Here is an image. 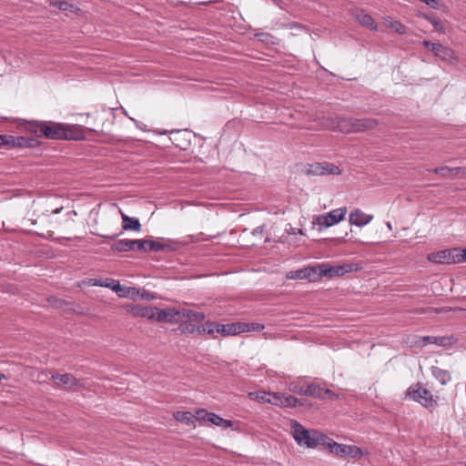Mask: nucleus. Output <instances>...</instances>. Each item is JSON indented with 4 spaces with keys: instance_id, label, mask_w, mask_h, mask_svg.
Wrapping results in <instances>:
<instances>
[{
    "instance_id": "obj_1",
    "label": "nucleus",
    "mask_w": 466,
    "mask_h": 466,
    "mask_svg": "<svg viewBox=\"0 0 466 466\" xmlns=\"http://www.w3.org/2000/svg\"><path fill=\"white\" fill-rule=\"evenodd\" d=\"M38 131L49 139H77L74 127L56 122H36Z\"/></svg>"
},
{
    "instance_id": "obj_2",
    "label": "nucleus",
    "mask_w": 466,
    "mask_h": 466,
    "mask_svg": "<svg viewBox=\"0 0 466 466\" xmlns=\"http://www.w3.org/2000/svg\"><path fill=\"white\" fill-rule=\"evenodd\" d=\"M292 435L300 446L315 448L319 444H325L327 437L317 431L306 430L299 422L292 423Z\"/></svg>"
},
{
    "instance_id": "obj_3",
    "label": "nucleus",
    "mask_w": 466,
    "mask_h": 466,
    "mask_svg": "<svg viewBox=\"0 0 466 466\" xmlns=\"http://www.w3.org/2000/svg\"><path fill=\"white\" fill-rule=\"evenodd\" d=\"M182 312L185 314L187 312L188 317L182 318L178 322V330L185 334H198L200 331V326L205 319V314L199 311H194L188 309H182Z\"/></svg>"
},
{
    "instance_id": "obj_4",
    "label": "nucleus",
    "mask_w": 466,
    "mask_h": 466,
    "mask_svg": "<svg viewBox=\"0 0 466 466\" xmlns=\"http://www.w3.org/2000/svg\"><path fill=\"white\" fill-rule=\"evenodd\" d=\"M114 109L101 106L93 112L94 127H89V132H106L113 123Z\"/></svg>"
},
{
    "instance_id": "obj_5",
    "label": "nucleus",
    "mask_w": 466,
    "mask_h": 466,
    "mask_svg": "<svg viewBox=\"0 0 466 466\" xmlns=\"http://www.w3.org/2000/svg\"><path fill=\"white\" fill-rule=\"evenodd\" d=\"M301 171L307 176L339 175L341 173L338 166L326 161L307 163L303 165Z\"/></svg>"
},
{
    "instance_id": "obj_6",
    "label": "nucleus",
    "mask_w": 466,
    "mask_h": 466,
    "mask_svg": "<svg viewBox=\"0 0 466 466\" xmlns=\"http://www.w3.org/2000/svg\"><path fill=\"white\" fill-rule=\"evenodd\" d=\"M378 122L374 118H341L339 126L341 129L347 128L348 132H363L374 128Z\"/></svg>"
},
{
    "instance_id": "obj_7",
    "label": "nucleus",
    "mask_w": 466,
    "mask_h": 466,
    "mask_svg": "<svg viewBox=\"0 0 466 466\" xmlns=\"http://www.w3.org/2000/svg\"><path fill=\"white\" fill-rule=\"evenodd\" d=\"M346 213V208L333 209L327 214L314 217L313 224L319 227V230H322L343 220Z\"/></svg>"
},
{
    "instance_id": "obj_8",
    "label": "nucleus",
    "mask_w": 466,
    "mask_h": 466,
    "mask_svg": "<svg viewBox=\"0 0 466 466\" xmlns=\"http://www.w3.org/2000/svg\"><path fill=\"white\" fill-rule=\"evenodd\" d=\"M407 394L413 400L420 402L424 407L431 409L435 406V400L432 394L427 389L421 387L420 384H415L408 389Z\"/></svg>"
},
{
    "instance_id": "obj_9",
    "label": "nucleus",
    "mask_w": 466,
    "mask_h": 466,
    "mask_svg": "<svg viewBox=\"0 0 466 466\" xmlns=\"http://www.w3.org/2000/svg\"><path fill=\"white\" fill-rule=\"evenodd\" d=\"M456 248L442 249L437 252H432L428 255V260L433 263L440 264H456L460 263V258H458V253Z\"/></svg>"
},
{
    "instance_id": "obj_10",
    "label": "nucleus",
    "mask_w": 466,
    "mask_h": 466,
    "mask_svg": "<svg viewBox=\"0 0 466 466\" xmlns=\"http://www.w3.org/2000/svg\"><path fill=\"white\" fill-rule=\"evenodd\" d=\"M182 318L188 317V313L186 315L182 312V309H176L174 308H167L164 309H158L157 313L156 319L159 322H167V323H178Z\"/></svg>"
},
{
    "instance_id": "obj_11",
    "label": "nucleus",
    "mask_w": 466,
    "mask_h": 466,
    "mask_svg": "<svg viewBox=\"0 0 466 466\" xmlns=\"http://www.w3.org/2000/svg\"><path fill=\"white\" fill-rule=\"evenodd\" d=\"M422 45L431 50L436 56L444 61H451L453 59V51L440 43H432L429 40H424Z\"/></svg>"
},
{
    "instance_id": "obj_12",
    "label": "nucleus",
    "mask_w": 466,
    "mask_h": 466,
    "mask_svg": "<svg viewBox=\"0 0 466 466\" xmlns=\"http://www.w3.org/2000/svg\"><path fill=\"white\" fill-rule=\"evenodd\" d=\"M111 248L118 252L129 250L141 251L143 248V239H119L112 244Z\"/></svg>"
},
{
    "instance_id": "obj_13",
    "label": "nucleus",
    "mask_w": 466,
    "mask_h": 466,
    "mask_svg": "<svg viewBox=\"0 0 466 466\" xmlns=\"http://www.w3.org/2000/svg\"><path fill=\"white\" fill-rule=\"evenodd\" d=\"M351 15L354 17L356 21H358L361 25L367 27L371 31H377L378 25L372 16L368 14L364 9L356 8L351 10Z\"/></svg>"
},
{
    "instance_id": "obj_14",
    "label": "nucleus",
    "mask_w": 466,
    "mask_h": 466,
    "mask_svg": "<svg viewBox=\"0 0 466 466\" xmlns=\"http://www.w3.org/2000/svg\"><path fill=\"white\" fill-rule=\"evenodd\" d=\"M322 267V276L328 278H333L338 276H343L345 273H349L352 271V266L350 264H343L337 266H329V264H321Z\"/></svg>"
},
{
    "instance_id": "obj_15",
    "label": "nucleus",
    "mask_w": 466,
    "mask_h": 466,
    "mask_svg": "<svg viewBox=\"0 0 466 466\" xmlns=\"http://www.w3.org/2000/svg\"><path fill=\"white\" fill-rule=\"evenodd\" d=\"M294 391L313 398L325 399L326 394L329 392V390L323 389L315 384H309L306 387H300L299 390H294Z\"/></svg>"
},
{
    "instance_id": "obj_16",
    "label": "nucleus",
    "mask_w": 466,
    "mask_h": 466,
    "mask_svg": "<svg viewBox=\"0 0 466 466\" xmlns=\"http://www.w3.org/2000/svg\"><path fill=\"white\" fill-rule=\"evenodd\" d=\"M172 137L170 139L172 140L173 144L181 149H187V147L190 144L189 137V131L187 129L184 130H172L171 132Z\"/></svg>"
},
{
    "instance_id": "obj_17",
    "label": "nucleus",
    "mask_w": 466,
    "mask_h": 466,
    "mask_svg": "<svg viewBox=\"0 0 466 466\" xmlns=\"http://www.w3.org/2000/svg\"><path fill=\"white\" fill-rule=\"evenodd\" d=\"M28 144V140L24 137H14L11 135H0V147H24Z\"/></svg>"
},
{
    "instance_id": "obj_18",
    "label": "nucleus",
    "mask_w": 466,
    "mask_h": 466,
    "mask_svg": "<svg viewBox=\"0 0 466 466\" xmlns=\"http://www.w3.org/2000/svg\"><path fill=\"white\" fill-rule=\"evenodd\" d=\"M373 218V216L364 213L360 208H356L350 214V223L358 227H362L369 224Z\"/></svg>"
},
{
    "instance_id": "obj_19",
    "label": "nucleus",
    "mask_w": 466,
    "mask_h": 466,
    "mask_svg": "<svg viewBox=\"0 0 466 466\" xmlns=\"http://www.w3.org/2000/svg\"><path fill=\"white\" fill-rule=\"evenodd\" d=\"M51 379L54 381L56 386H65L68 388H72L76 386L78 383L77 379H76L73 375L65 373V374H53Z\"/></svg>"
},
{
    "instance_id": "obj_20",
    "label": "nucleus",
    "mask_w": 466,
    "mask_h": 466,
    "mask_svg": "<svg viewBox=\"0 0 466 466\" xmlns=\"http://www.w3.org/2000/svg\"><path fill=\"white\" fill-rule=\"evenodd\" d=\"M121 218L122 228L124 230L139 231L141 229V224L138 218H131L123 212H121Z\"/></svg>"
},
{
    "instance_id": "obj_21",
    "label": "nucleus",
    "mask_w": 466,
    "mask_h": 466,
    "mask_svg": "<svg viewBox=\"0 0 466 466\" xmlns=\"http://www.w3.org/2000/svg\"><path fill=\"white\" fill-rule=\"evenodd\" d=\"M327 440H328V442H326L325 445H327L329 451L331 453L336 454L340 457H346V451H347L348 445L337 443L336 441H334L330 439H328V438L326 439V441Z\"/></svg>"
},
{
    "instance_id": "obj_22",
    "label": "nucleus",
    "mask_w": 466,
    "mask_h": 466,
    "mask_svg": "<svg viewBox=\"0 0 466 466\" xmlns=\"http://www.w3.org/2000/svg\"><path fill=\"white\" fill-rule=\"evenodd\" d=\"M157 308L156 307H141L134 309V314L148 319H156Z\"/></svg>"
},
{
    "instance_id": "obj_23",
    "label": "nucleus",
    "mask_w": 466,
    "mask_h": 466,
    "mask_svg": "<svg viewBox=\"0 0 466 466\" xmlns=\"http://www.w3.org/2000/svg\"><path fill=\"white\" fill-rule=\"evenodd\" d=\"M431 373L433 377L440 381L441 385L447 384L451 380V376L450 372L446 370H442L439 367H431Z\"/></svg>"
},
{
    "instance_id": "obj_24",
    "label": "nucleus",
    "mask_w": 466,
    "mask_h": 466,
    "mask_svg": "<svg viewBox=\"0 0 466 466\" xmlns=\"http://www.w3.org/2000/svg\"><path fill=\"white\" fill-rule=\"evenodd\" d=\"M173 417L176 420L184 423L187 426L194 425V415L190 411H180L177 410L173 413Z\"/></svg>"
},
{
    "instance_id": "obj_25",
    "label": "nucleus",
    "mask_w": 466,
    "mask_h": 466,
    "mask_svg": "<svg viewBox=\"0 0 466 466\" xmlns=\"http://www.w3.org/2000/svg\"><path fill=\"white\" fill-rule=\"evenodd\" d=\"M384 20L387 24V26L392 29L395 33L399 35H405L407 30L406 26L400 21L394 20L390 16L384 17Z\"/></svg>"
},
{
    "instance_id": "obj_26",
    "label": "nucleus",
    "mask_w": 466,
    "mask_h": 466,
    "mask_svg": "<svg viewBox=\"0 0 466 466\" xmlns=\"http://www.w3.org/2000/svg\"><path fill=\"white\" fill-rule=\"evenodd\" d=\"M208 422L212 423L213 425L221 427L223 429L232 428L234 425V422L232 420L223 419L216 413H211V415H208Z\"/></svg>"
},
{
    "instance_id": "obj_27",
    "label": "nucleus",
    "mask_w": 466,
    "mask_h": 466,
    "mask_svg": "<svg viewBox=\"0 0 466 466\" xmlns=\"http://www.w3.org/2000/svg\"><path fill=\"white\" fill-rule=\"evenodd\" d=\"M322 267L321 264L312 266V267H307L306 268V279H309V281H316L319 278L323 277L321 271Z\"/></svg>"
},
{
    "instance_id": "obj_28",
    "label": "nucleus",
    "mask_w": 466,
    "mask_h": 466,
    "mask_svg": "<svg viewBox=\"0 0 466 466\" xmlns=\"http://www.w3.org/2000/svg\"><path fill=\"white\" fill-rule=\"evenodd\" d=\"M164 247L162 246V242L155 241V240H147L143 239V248L142 252H157V251H163Z\"/></svg>"
},
{
    "instance_id": "obj_29",
    "label": "nucleus",
    "mask_w": 466,
    "mask_h": 466,
    "mask_svg": "<svg viewBox=\"0 0 466 466\" xmlns=\"http://www.w3.org/2000/svg\"><path fill=\"white\" fill-rule=\"evenodd\" d=\"M117 283V280L113 279L106 278V279H89V286H99L109 288L113 290V287Z\"/></svg>"
},
{
    "instance_id": "obj_30",
    "label": "nucleus",
    "mask_w": 466,
    "mask_h": 466,
    "mask_svg": "<svg viewBox=\"0 0 466 466\" xmlns=\"http://www.w3.org/2000/svg\"><path fill=\"white\" fill-rule=\"evenodd\" d=\"M459 169L460 168H458V167L450 168L447 166H442V167H435L433 169H428V171L438 174L443 177H447L452 176L453 174H457L459 172Z\"/></svg>"
},
{
    "instance_id": "obj_31",
    "label": "nucleus",
    "mask_w": 466,
    "mask_h": 466,
    "mask_svg": "<svg viewBox=\"0 0 466 466\" xmlns=\"http://www.w3.org/2000/svg\"><path fill=\"white\" fill-rule=\"evenodd\" d=\"M218 329L216 332L220 334L221 336L227 337L230 335H236V328L231 324H220L218 323Z\"/></svg>"
},
{
    "instance_id": "obj_32",
    "label": "nucleus",
    "mask_w": 466,
    "mask_h": 466,
    "mask_svg": "<svg viewBox=\"0 0 466 466\" xmlns=\"http://www.w3.org/2000/svg\"><path fill=\"white\" fill-rule=\"evenodd\" d=\"M218 322L207 321L205 324L202 323L200 326V331L198 335L208 334L213 335L216 332Z\"/></svg>"
},
{
    "instance_id": "obj_33",
    "label": "nucleus",
    "mask_w": 466,
    "mask_h": 466,
    "mask_svg": "<svg viewBox=\"0 0 466 466\" xmlns=\"http://www.w3.org/2000/svg\"><path fill=\"white\" fill-rule=\"evenodd\" d=\"M249 397L251 399L258 400V401L263 402V403H269L270 392H268V391L250 392Z\"/></svg>"
},
{
    "instance_id": "obj_34",
    "label": "nucleus",
    "mask_w": 466,
    "mask_h": 466,
    "mask_svg": "<svg viewBox=\"0 0 466 466\" xmlns=\"http://www.w3.org/2000/svg\"><path fill=\"white\" fill-rule=\"evenodd\" d=\"M306 268L289 271L286 274L288 279H306Z\"/></svg>"
},
{
    "instance_id": "obj_35",
    "label": "nucleus",
    "mask_w": 466,
    "mask_h": 466,
    "mask_svg": "<svg viewBox=\"0 0 466 466\" xmlns=\"http://www.w3.org/2000/svg\"><path fill=\"white\" fill-rule=\"evenodd\" d=\"M453 336L435 337L434 344L441 347L451 346L455 342Z\"/></svg>"
},
{
    "instance_id": "obj_36",
    "label": "nucleus",
    "mask_w": 466,
    "mask_h": 466,
    "mask_svg": "<svg viewBox=\"0 0 466 466\" xmlns=\"http://www.w3.org/2000/svg\"><path fill=\"white\" fill-rule=\"evenodd\" d=\"M47 302L48 304L55 308V309H64V307H68L69 306V303L66 302V300L64 299H58L56 297H49L47 299Z\"/></svg>"
},
{
    "instance_id": "obj_37",
    "label": "nucleus",
    "mask_w": 466,
    "mask_h": 466,
    "mask_svg": "<svg viewBox=\"0 0 466 466\" xmlns=\"http://www.w3.org/2000/svg\"><path fill=\"white\" fill-rule=\"evenodd\" d=\"M362 456L361 450L353 445H348L347 451H346V457L350 458H360Z\"/></svg>"
},
{
    "instance_id": "obj_38",
    "label": "nucleus",
    "mask_w": 466,
    "mask_h": 466,
    "mask_svg": "<svg viewBox=\"0 0 466 466\" xmlns=\"http://www.w3.org/2000/svg\"><path fill=\"white\" fill-rule=\"evenodd\" d=\"M297 403H298V399L296 397H294L293 395L284 394L281 407L293 408L297 405Z\"/></svg>"
},
{
    "instance_id": "obj_39",
    "label": "nucleus",
    "mask_w": 466,
    "mask_h": 466,
    "mask_svg": "<svg viewBox=\"0 0 466 466\" xmlns=\"http://www.w3.org/2000/svg\"><path fill=\"white\" fill-rule=\"evenodd\" d=\"M284 393L270 392L269 404L281 407Z\"/></svg>"
},
{
    "instance_id": "obj_40",
    "label": "nucleus",
    "mask_w": 466,
    "mask_h": 466,
    "mask_svg": "<svg viewBox=\"0 0 466 466\" xmlns=\"http://www.w3.org/2000/svg\"><path fill=\"white\" fill-rule=\"evenodd\" d=\"M211 413L212 412H208L204 409H198L196 410V414L194 415V417L197 420L208 421L209 420L208 415H211Z\"/></svg>"
},
{
    "instance_id": "obj_41",
    "label": "nucleus",
    "mask_w": 466,
    "mask_h": 466,
    "mask_svg": "<svg viewBox=\"0 0 466 466\" xmlns=\"http://www.w3.org/2000/svg\"><path fill=\"white\" fill-rule=\"evenodd\" d=\"M113 290L122 298H127V293L128 290V287H125L120 285V283L117 281V283L113 287Z\"/></svg>"
},
{
    "instance_id": "obj_42",
    "label": "nucleus",
    "mask_w": 466,
    "mask_h": 466,
    "mask_svg": "<svg viewBox=\"0 0 466 466\" xmlns=\"http://www.w3.org/2000/svg\"><path fill=\"white\" fill-rule=\"evenodd\" d=\"M162 246L164 247L163 251H174L177 248L178 242L168 239L162 242Z\"/></svg>"
},
{
    "instance_id": "obj_43",
    "label": "nucleus",
    "mask_w": 466,
    "mask_h": 466,
    "mask_svg": "<svg viewBox=\"0 0 466 466\" xmlns=\"http://www.w3.org/2000/svg\"><path fill=\"white\" fill-rule=\"evenodd\" d=\"M233 326L236 328V335L242 333V332H248L251 331V329L249 328L248 323H232Z\"/></svg>"
},
{
    "instance_id": "obj_44",
    "label": "nucleus",
    "mask_w": 466,
    "mask_h": 466,
    "mask_svg": "<svg viewBox=\"0 0 466 466\" xmlns=\"http://www.w3.org/2000/svg\"><path fill=\"white\" fill-rule=\"evenodd\" d=\"M427 19L432 24L434 28L438 31H442L443 26L440 20H438L435 16H427Z\"/></svg>"
},
{
    "instance_id": "obj_45",
    "label": "nucleus",
    "mask_w": 466,
    "mask_h": 466,
    "mask_svg": "<svg viewBox=\"0 0 466 466\" xmlns=\"http://www.w3.org/2000/svg\"><path fill=\"white\" fill-rule=\"evenodd\" d=\"M54 6H56L59 10L66 11L70 6L69 3L66 1H58L53 4Z\"/></svg>"
},
{
    "instance_id": "obj_46",
    "label": "nucleus",
    "mask_w": 466,
    "mask_h": 466,
    "mask_svg": "<svg viewBox=\"0 0 466 466\" xmlns=\"http://www.w3.org/2000/svg\"><path fill=\"white\" fill-rule=\"evenodd\" d=\"M139 294V290L134 287H128L127 298L135 299Z\"/></svg>"
},
{
    "instance_id": "obj_47",
    "label": "nucleus",
    "mask_w": 466,
    "mask_h": 466,
    "mask_svg": "<svg viewBox=\"0 0 466 466\" xmlns=\"http://www.w3.org/2000/svg\"><path fill=\"white\" fill-rule=\"evenodd\" d=\"M456 248L459 251L457 253L458 254V258H460V263L463 262V261H466V248L465 249L459 248Z\"/></svg>"
},
{
    "instance_id": "obj_48",
    "label": "nucleus",
    "mask_w": 466,
    "mask_h": 466,
    "mask_svg": "<svg viewBox=\"0 0 466 466\" xmlns=\"http://www.w3.org/2000/svg\"><path fill=\"white\" fill-rule=\"evenodd\" d=\"M420 2L426 4L430 7L436 9L438 8L439 3L437 0H420Z\"/></svg>"
},
{
    "instance_id": "obj_49",
    "label": "nucleus",
    "mask_w": 466,
    "mask_h": 466,
    "mask_svg": "<svg viewBox=\"0 0 466 466\" xmlns=\"http://www.w3.org/2000/svg\"><path fill=\"white\" fill-rule=\"evenodd\" d=\"M435 337L433 336H423L421 337V340L423 342V345L427 344H434Z\"/></svg>"
},
{
    "instance_id": "obj_50",
    "label": "nucleus",
    "mask_w": 466,
    "mask_h": 466,
    "mask_svg": "<svg viewBox=\"0 0 466 466\" xmlns=\"http://www.w3.org/2000/svg\"><path fill=\"white\" fill-rule=\"evenodd\" d=\"M248 325L251 330H260L264 329V326L258 323H248Z\"/></svg>"
},
{
    "instance_id": "obj_51",
    "label": "nucleus",
    "mask_w": 466,
    "mask_h": 466,
    "mask_svg": "<svg viewBox=\"0 0 466 466\" xmlns=\"http://www.w3.org/2000/svg\"><path fill=\"white\" fill-rule=\"evenodd\" d=\"M263 231H264V227L263 226H259V227H257L256 228H254L252 230V235L253 236H258V235L262 234Z\"/></svg>"
},
{
    "instance_id": "obj_52",
    "label": "nucleus",
    "mask_w": 466,
    "mask_h": 466,
    "mask_svg": "<svg viewBox=\"0 0 466 466\" xmlns=\"http://www.w3.org/2000/svg\"><path fill=\"white\" fill-rule=\"evenodd\" d=\"M256 36H258L260 40L265 41L268 37H270V35L267 34V33H261V34H257Z\"/></svg>"
},
{
    "instance_id": "obj_53",
    "label": "nucleus",
    "mask_w": 466,
    "mask_h": 466,
    "mask_svg": "<svg viewBox=\"0 0 466 466\" xmlns=\"http://www.w3.org/2000/svg\"><path fill=\"white\" fill-rule=\"evenodd\" d=\"M329 398L330 400H336L338 399V395L334 393L332 390H329V392L326 394V398Z\"/></svg>"
},
{
    "instance_id": "obj_54",
    "label": "nucleus",
    "mask_w": 466,
    "mask_h": 466,
    "mask_svg": "<svg viewBox=\"0 0 466 466\" xmlns=\"http://www.w3.org/2000/svg\"><path fill=\"white\" fill-rule=\"evenodd\" d=\"M202 235H203V233H200L199 235H198V236L195 238V240H196V241L206 240V238H204L200 237V236H202Z\"/></svg>"
},
{
    "instance_id": "obj_55",
    "label": "nucleus",
    "mask_w": 466,
    "mask_h": 466,
    "mask_svg": "<svg viewBox=\"0 0 466 466\" xmlns=\"http://www.w3.org/2000/svg\"><path fill=\"white\" fill-rule=\"evenodd\" d=\"M62 209H63V208H56L55 210H53V211H52V213H54V214H57V213H59Z\"/></svg>"
},
{
    "instance_id": "obj_56",
    "label": "nucleus",
    "mask_w": 466,
    "mask_h": 466,
    "mask_svg": "<svg viewBox=\"0 0 466 466\" xmlns=\"http://www.w3.org/2000/svg\"><path fill=\"white\" fill-rule=\"evenodd\" d=\"M128 117L136 124L137 127H139V123L137 120H136L135 118L130 117V116H128Z\"/></svg>"
},
{
    "instance_id": "obj_57",
    "label": "nucleus",
    "mask_w": 466,
    "mask_h": 466,
    "mask_svg": "<svg viewBox=\"0 0 466 466\" xmlns=\"http://www.w3.org/2000/svg\"><path fill=\"white\" fill-rule=\"evenodd\" d=\"M3 380H6V376L3 373H0V382Z\"/></svg>"
},
{
    "instance_id": "obj_58",
    "label": "nucleus",
    "mask_w": 466,
    "mask_h": 466,
    "mask_svg": "<svg viewBox=\"0 0 466 466\" xmlns=\"http://www.w3.org/2000/svg\"><path fill=\"white\" fill-rule=\"evenodd\" d=\"M387 227H388L390 229H391V228H391V224H390V222H388V223H387Z\"/></svg>"
},
{
    "instance_id": "obj_59",
    "label": "nucleus",
    "mask_w": 466,
    "mask_h": 466,
    "mask_svg": "<svg viewBox=\"0 0 466 466\" xmlns=\"http://www.w3.org/2000/svg\"><path fill=\"white\" fill-rule=\"evenodd\" d=\"M464 466H466V464Z\"/></svg>"
}]
</instances>
